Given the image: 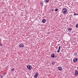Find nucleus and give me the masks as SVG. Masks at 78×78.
I'll use <instances>...</instances> for the list:
<instances>
[{
  "label": "nucleus",
  "mask_w": 78,
  "mask_h": 78,
  "mask_svg": "<svg viewBox=\"0 0 78 78\" xmlns=\"http://www.w3.org/2000/svg\"><path fill=\"white\" fill-rule=\"evenodd\" d=\"M62 12L64 14H67V9H66V8H64L63 9Z\"/></svg>",
  "instance_id": "1"
},
{
  "label": "nucleus",
  "mask_w": 78,
  "mask_h": 78,
  "mask_svg": "<svg viewBox=\"0 0 78 78\" xmlns=\"http://www.w3.org/2000/svg\"><path fill=\"white\" fill-rule=\"evenodd\" d=\"M27 68L28 69H29V70H31L32 68L31 66L30 65H28L27 66Z\"/></svg>",
  "instance_id": "2"
},
{
  "label": "nucleus",
  "mask_w": 78,
  "mask_h": 78,
  "mask_svg": "<svg viewBox=\"0 0 78 78\" xmlns=\"http://www.w3.org/2000/svg\"><path fill=\"white\" fill-rule=\"evenodd\" d=\"M24 47V44H21L19 46V47H21V48H22V47Z\"/></svg>",
  "instance_id": "3"
},
{
  "label": "nucleus",
  "mask_w": 78,
  "mask_h": 78,
  "mask_svg": "<svg viewBox=\"0 0 78 78\" xmlns=\"http://www.w3.org/2000/svg\"><path fill=\"white\" fill-rule=\"evenodd\" d=\"M77 60H78V58H75L73 59V62H77Z\"/></svg>",
  "instance_id": "4"
},
{
  "label": "nucleus",
  "mask_w": 78,
  "mask_h": 78,
  "mask_svg": "<svg viewBox=\"0 0 78 78\" xmlns=\"http://www.w3.org/2000/svg\"><path fill=\"white\" fill-rule=\"evenodd\" d=\"M38 76V73H36L34 76V77H37Z\"/></svg>",
  "instance_id": "5"
},
{
  "label": "nucleus",
  "mask_w": 78,
  "mask_h": 78,
  "mask_svg": "<svg viewBox=\"0 0 78 78\" xmlns=\"http://www.w3.org/2000/svg\"><path fill=\"white\" fill-rule=\"evenodd\" d=\"M58 69L59 70H62V68L61 67H58Z\"/></svg>",
  "instance_id": "6"
},
{
  "label": "nucleus",
  "mask_w": 78,
  "mask_h": 78,
  "mask_svg": "<svg viewBox=\"0 0 78 78\" xmlns=\"http://www.w3.org/2000/svg\"><path fill=\"white\" fill-rule=\"evenodd\" d=\"M46 22V20H45V19H43L42 20V22H43V23H45Z\"/></svg>",
  "instance_id": "7"
},
{
  "label": "nucleus",
  "mask_w": 78,
  "mask_h": 78,
  "mask_svg": "<svg viewBox=\"0 0 78 78\" xmlns=\"http://www.w3.org/2000/svg\"><path fill=\"white\" fill-rule=\"evenodd\" d=\"M51 58H55V55L54 54H52L51 55Z\"/></svg>",
  "instance_id": "8"
},
{
  "label": "nucleus",
  "mask_w": 78,
  "mask_h": 78,
  "mask_svg": "<svg viewBox=\"0 0 78 78\" xmlns=\"http://www.w3.org/2000/svg\"><path fill=\"white\" fill-rule=\"evenodd\" d=\"M78 72L76 71L75 73V75H78Z\"/></svg>",
  "instance_id": "9"
},
{
  "label": "nucleus",
  "mask_w": 78,
  "mask_h": 78,
  "mask_svg": "<svg viewBox=\"0 0 78 78\" xmlns=\"http://www.w3.org/2000/svg\"><path fill=\"white\" fill-rule=\"evenodd\" d=\"M41 6H43L44 5V3L43 2H41Z\"/></svg>",
  "instance_id": "10"
},
{
  "label": "nucleus",
  "mask_w": 78,
  "mask_h": 78,
  "mask_svg": "<svg viewBox=\"0 0 78 78\" xmlns=\"http://www.w3.org/2000/svg\"><path fill=\"white\" fill-rule=\"evenodd\" d=\"M52 63L53 65H54L55 64V62H54L53 61H52Z\"/></svg>",
  "instance_id": "11"
},
{
  "label": "nucleus",
  "mask_w": 78,
  "mask_h": 78,
  "mask_svg": "<svg viewBox=\"0 0 78 78\" xmlns=\"http://www.w3.org/2000/svg\"><path fill=\"white\" fill-rule=\"evenodd\" d=\"M76 28H78V24H76Z\"/></svg>",
  "instance_id": "12"
},
{
  "label": "nucleus",
  "mask_w": 78,
  "mask_h": 78,
  "mask_svg": "<svg viewBox=\"0 0 78 78\" xmlns=\"http://www.w3.org/2000/svg\"><path fill=\"white\" fill-rule=\"evenodd\" d=\"M74 16H78V14H74Z\"/></svg>",
  "instance_id": "13"
},
{
  "label": "nucleus",
  "mask_w": 78,
  "mask_h": 78,
  "mask_svg": "<svg viewBox=\"0 0 78 78\" xmlns=\"http://www.w3.org/2000/svg\"><path fill=\"white\" fill-rule=\"evenodd\" d=\"M60 50V49H58V50L57 51V52L58 53H59V51Z\"/></svg>",
  "instance_id": "14"
},
{
  "label": "nucleus",
  "mask_w": 78,
  "mask_h": 78,
  "mask_svg": "<svg viewBox=\"0 0 78 78\" xmlns=\"http://www.w3.org/2000/svg\"><path fill=\"white\" fill-rule=\"evenodd\" d=\"M60 49H61V46H59V48H58V50H60Z\"/></svg>",
  "instance_id": "15"
},
{
  "label": "nucleus",
  "mask_w": 78,
  "mask_h": 78,
  "mask_svg": "<svg viewBox=\"0 0 78 78\" xmlns=\"http://www.w3.org/2000/svg\"><path fill=\"white\" fill-rule=\"evenodd\" d=\"M49 0H46V2H48Z\"/></svg>",
  "instance_id": "16"
},
{
  "label": "nucleus",
  "mask_w": 78,
  "mask_h": 78,
  "mask_svg": "<svg viewBox=\"0 0 78 78\" xmlns=\"http://www.w3.org/2000/svg\"><path fill=\"white\" fill-rule=\"evenodd\" d=\"M68 30H69V31H70V30H71V29L69 28L68 29Z\"/></svg>",
  "instance_id": "17"
},
{
  "label": "nucleus",
  "mask_w": 78,
  "mask_h": 78,
  "mask_svg": "<svg viewBox=\"0 0 78 78\" xmlns=\"http://www.w3.org/2000/svg\"><path fill=\"white\" fill-rule=\"evenodd\" d=\"M58 9H56L55 10V11H58Z\"/></svg>",
  "instance_id": "18"
},
{
  "label": "nucleus",
  "mask_w": 78,
  "mask_h": 78,
  "mask_svg": "<svg viewBox=\"0 0 78 78\" xmlns=\"http://www.w3.org/2000/svg\"><path fill=\"white\" fill-rule=\"evenodd\" d=\"M0 76H1V78H3V76H2V75H1Z\"/></svg>",
  "instance_id": "19"
},
{
  "label": "nucleus",
  "mask_w": 78,
  "mask_h": 78,
  "mask_svg": "<svg viewBox=\"0 0 78 78\" xmlns=\"http://www.w3.org/2000/svg\"><path fill=\"white\" fill-rule=\"evenodd\" d=\"M2 44L0 43V46H2Z\"/></svg>",
  "instance_id": "20"
},
{
  "label": "nucleus",
  "mask_w": 78,
  "mask_h": 78,
  "mask_svg": "<svg viewBox=\"0 0 78 78\" xmlns=\"http://www.w3.org/2000/svg\"><path fill=\"white\" fill-rule=\"evenodd\" d=\"M14 70V69H12V71H13V70Z\"/></svg>",
  "instance_id": "21"
},
{
  "label": "nucleus",
  "mask_w": 78,
  "mask_h": 78,
  "mask_svg": "<svg viewBox=\"0 0 78 78\" xmlns=\"http://www.w3.org/2000/svg\"><path fill=\"white\" fill-rule=\"evenodd\" d=\"M5 74H6V73H4V74H3V75H5Z\"/></svg>",
  "instance_id": "22"
},
{
  "label": "nucleus",
  "mask_w": 78,
  "mask_h": 78,
  "mask_svg": "<svg viewBox=\"0 0 78 78\" xmlns=\"http://www.w3.org/2000/svg\"><path fill=\"white\" fill-rule=\"evenodd\" d=\"M52 11H54V10L53 9L52 10H51Z\"/></svg>",
  "instance_id": "23"
},
{
  "label": "nucleus",
  "mask_w": 78,
  "mask_h": 78,
  "mask_svg": "<svg viewBox=\"0 0 78 78\" xmlns=\"http://www.w3.org/2000/svg\"><path fill=\"white\" fill-rule=\"evenodd\" d=\"M74 55H76V53H75L74 54Z\"/></svg>",
  "instance_id": "24"
},
{
  "label": "nucleus",
  "mask_w": 78,
  "mask_h": 78,
  "mask_svg": "<svg viewBox=\"0 0 78 78\" xmlns=\"http://www.w3.org/2000/svg\"><path fill=\"white\" fill-rule=\"evenodd\" d=\"M77 69H78V67H77Z\"/></svg>",
  "instance_id": "25"
},
{
  "label": "nucleus",
  "mask_w": 78,
  "mask_h": 78,
  "mask_svg": "<svg viewBox=\"0 0 78 78\" xmlns=\"http://www.w3.org/2000/svg\"><path fill=\"white\" fill-rule=\"evenodd\" d=\"M48 34H49V33H48Z\"/></svg>",
  "instance_id": "26"
},
{
  "label": "nucleus",
  "mask_w": 78,
  "mask_h": 78,
  "mask_svg": "<svg viewBox=\"0 0 78 78\" xmlns=\"http://www.w3.org/2000/svg\"><path fill=\"white\" fill-rule=\"evenodd\" d=\"M48 34H49V33H48Z\"/></svg>",
  "instance_id": "27"
},
{
  "label": "nucleus",
  "mask_w": 78,
  "mask_h": 78,
  "mask_svg": "<svg viewBox=\"0 0 78 78\" xmlns=\"http://www.w3.org/2000/svg\"><path fill=\"white\" fill-rule=\"evenodd\" d=\"M48 34H49V33H48Z\"/></svg>",
  "instance_id": "28"
}]
</instances>
